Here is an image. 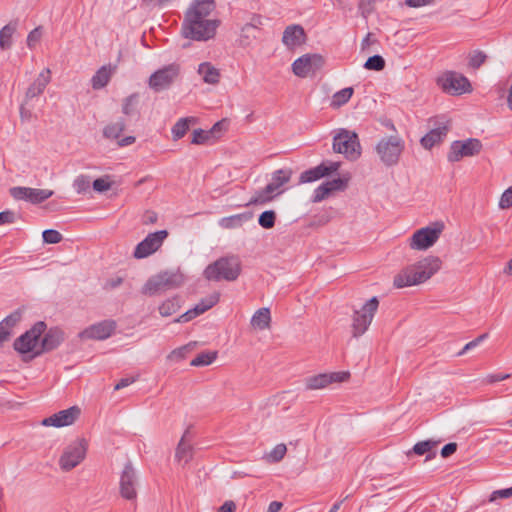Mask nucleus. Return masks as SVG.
Listing matches in <instances>:
<instances>
[{
    "instance_id": "8",
    "label": "nucleus",
    "mask_w": 512,
    "mask_h": 512,
    "mask_svg": "<svg viewBox=\"0 0 512 512\" xmlns=\"http://www.w3.org/2000/svg\"><path fill=\"white\" fill-rule=\"evenodd\" d=\"M333 150L344 154L350 160H356L361 154L358 135L346 129H340L333 138Z\"/></svg>"
},
{
    "instance_id": "28",
    "label": "nucleus",
    "mask_w": 512,
    "mask_h": 512,
    "mask_svg": "<svg viewBox=\"0 0 512 512\" xmlns=\"http://www.w3.org/2000/svg\"><path fill=\"white\" fill-rule=\"evenodd\" d=\"M114 69L111 65H104L100 67L91 78V85L94 90L104 88L110 81Z\"/></svg>"
},
{
    "instance_id": "45",
    "label": "nucleus",
    "mask_w": 512,
    "mask_h": 512,
    "mask_svg": "<svg viewBox=\"0 0 512 512\" xmlns=\"http://www.w3.org/2000/svg\"><path fill=\"white\" fill-rule=\"evenodd\" d=\"M21 312L20 311H14L10 315H8L6 318H4L0 324L4 326L8 331L12 332L13 327L21 320Z\"/></svg>"
},
{
    "instance_id": "6",
    "label": "nucleus",
    "mask_w": 512,
    "mask_h": 512,
    "mask_svg": "<svg viewBox=\"0 0 512 512\" xmlns=\"http://www.w3.org/2000/svg\"><path fill=\"white\" fill-rule=\"evenodd\" d=\"M378 307V298L372 297L360 309L354 311L351 324V333L354 338L362 336L368 330Z\"/></svg>"
},
{
    "instance_id": "39",
    "label": "nucleus",
    "mask_w": 512,
    "mask_h": 512,
    "mask_svg": "<svg viewBox=\"0 0 512 512\" xmlns=\"http://www.w3.org/2000/svg\"><path fill=\"white\" fill-rule=\"evenodd\" d=\"M257 34H258V32H256V29L253 28V26H248L247 24H245L241 28L239 44L242 47L249 46L252 43V41L257 38Z\"/></svg>"
},
{
    "instance_id": "15",
    "label": "nucleus",
    "mask_w": 512,
    "mask_h": 512,
    "mask_svg": "<svg viewBox=\"0 0 512 512\" xmlns=\"http://www.w3.org/2000/svg\"><path fill=\"white\" fill-rule=\"evenodd\" d=\"M137 475L132 463L128 461L121 472L119 490L126 500H134L137 497Z\"/></svg>"
},
{
    "instance_id": "16",
    "label": "nucleus",
    "mask_w": 512,
    "mask_h": 512,
    "mask_svg": "<svg viewBox=\"0 0 512 512\" xmlns=\"http://www.w3.org/2000/svg\"><path fill=\"white\" fill-rule=\"evenodd\" d=\"M435 127L424 135L420 143L425 149H431L434 145L440 143L447 135L450 129V120L444 116L436 118Z\"/></svg>"
},
{
    "instance_id": "55",
    "label": "nucleus",
    "mask_w": 512,
    "mask_h": 512,
    "mask_svg": "<svg viewBox=\"0 0 512 512\" xmlns=\"http://www.w3.org/2000/svg\"><path fill=\"white\" fill-rule=\"evenodd\" d=\"M136 103V96L131 95L124 100L122 112L125 115H131L134 112V105Z\"/></svg>"
},
{
    "instance_id": "41",
    "label": "nucleus",
    "mask_w": 512,
    "mask_h": 512,
    "mask_svg": "<svg viewBox=\"0 0 512 512\" xmlns=\"http://www.w3.org/2000/svg\"><path fill=\"white\" fill-rule=\"evenodd\" d=\"M276 222V213L274 210H266L259 215L258 223L264 229H271Z\"/></svg>"
},
{
    "instance_id": "58",
    "label": "nucleus",
    "mask_w": 512,
    "mask_h": 512,
    "mask_svg": "<svg viewBox=\"0 0 512 512\" xmlns=\"http://www.w3.org/2000/svg\"><path fill=\"white\" fill-rule=\"evenodd\" d=\"M110 187H111V183L108 182L104 178H98V179L94 180V182H93V188L97 192L107 191L110 189Z\"/></svg>"
},
{
    "instance_id": "42",
    "label": "nucleus",
    "mask_w": 512,
    "mask_h": 512,
    "mask_svg": "<svg viewBox=\"0 0 512 512\" xmlns=\"http://www.w3.org/2000/svg\"><path fill=\"white\" fill-rule=\"evenodd\" d=\"M487 55L481 50H474L468 55V64L473 69H478L485 63Z\"/></svg>"
},
{
    "instance_id": "35",
    "label": "nucleus",
    "mask_w": 512,
    "mask_h": 512,
    "mask_svg": "<svg viewBox=\"0 0 512 512\" xmlns=\"http://www.w3.org/2000/svg\"><path fill=\"white\" fill-rule=\"evenodd\" d=\"M17 29L16 23H9L0 30V48L9 49L12 46V36Z\"/></svg>"
},
{
    "instance_id": "27",
    "label": "nucleus",
    "mask_w": 512,
    "mask_h": 512,
    "mask_svg": "<svg viewBox=\"0 0 512 512\" xmlns=\"http://www.w3.org/2000/svg\"><path fill=\"white\" fill-rule=\"evenodd\" d=\"M51 81V71L44 69L26 91V99H32L42 94Z\"/></svg>"
},
{
    "instance_id": "44",
    "label": "nucleus",
    "mask_w": 512,
    "mask_h": 512,
    "mask_svg": "<svg viewBox=\"0 0 512 512\" xmlns=\"http://www.w3.org/2000/svg\"><path fill=\"white\" fill-rule=\"evenodd\" d=\"M43 241L48 244H57L62 241V234L54 229H47L42 233Z\"/></svg>"
},
{
    "instance_id": "17",
    "label": "nucleus",
    "mask_w": 512,
    "mask_h": 512,
    "mask_svg": "<svg viewBox=\"0 0 512 512\" xmlns=\"http://www.w3.org/2000/svg\"><path fill=\"white\" fill-rule=\"evenodd\" d=\"M11 195L17 200H26L32 204L41 203L53 195L52 190L30 187H14L10 190Z\"/></svg>"
},
{
    "instance_id": "46",
    "label": "nucleus",
    "mask_w": 512,
    "mask_h": 512,
    "mask_svg": "<svg viewBox=\"0 0 512 512\" xmlns=\"http://www.w3.org/2000/svg\"><path fill=\"white\" fill-rule=\"evenodd\" d=\"M189 350V345L176 348L167 355V359L175 362L181 361L186 357V354Z\"/></svg>"
},
{
    "instance_id": "25",
    "label": "nucleus",
    "mask_w": 512,
    "mask_h": 512,
    "mask_svg": "<svg viewBox=\"0 0 512 512\" xmlns=\"http://www.w3.org/2000/svg\"><path fill=\"white\" fill-rule=\"evenodd\" d=\"M338 168V163H331L329 166L322 163L314 168L302 172L299 181L300 183L313 182L338 170Z\"/></svg>"
},
{
    "instance_id": "64",
    "label": "nucleus",
    "mask_w": 512,
    "mask_h": 512,
    "mask_svg": "<svg viewBox=\"0 0 512 512\" xmlns=\"http://www.w3.org/2000/svg\"><path fill=\"white\" fill-rule=\"evenodd\" d=\"M236 504L232 500L225 501L218 509L217 512H235Z\"/></svg>"
},
{
    "instance_id": "59",
    "label": "nucleus",
    "mask_w": 512,
    "mask_h": 512,
    "mask_svg": "<svg viewBox=\"0 0 512 512\" xmlns=\"http://www.w3.org/2000/svg\"><path fill=\"white\" fill-rule=\"evenodd\" d=\"M510 378V374H502V373H498V374H490L488 375L486 378H485V382L486 383H489V384H492V383H495V382H499V381H503V380H506Z\"/></svg>"
},
{
    "instance_id": "1",
    "label": "nucleus",
    "mask_w": 512,
    "mask_h": 512,
    "mask_svg": "<svg viewBox=\"0 0 512 512\" xmlns=\"http://www.w3.org/2000/svg\"><path fill=\"white\" fill-rule=\"evenodd\" d=\"M215 9V0H195L185 13L182 35L195 41L213 38L220 25V20L210 17Z\"/></svg>"
},
{
    "instance_id": "29",
    "label": "nucleus",
    "mask_w": 512,
    "mask_h": 512,
    "mask_svg": "<svg viewBox=\"0 0 512 512\" xmlns=\"http://www.w3.org/2000/svg\"><path fill=\"white\" fill-rule=\"evenodd\" d=\"M198 74L201 76L202 80L211 85L218 84L220 81V71L210 62H203L198 66L197 70Z\"/></svg>"
},
{
    "instance_id": "47",
    "label": "nucleus",
    "mask_w": 512,
    "mask_h": 512,
    "mask_svg": "<svg viewBox=\"0 0 512 512\" xmlns=\"http://www.w3.org/2000/svg\"><path fill=\"white\" fill-rule=\"evenodd\" d=\"M287 450H271L263 454L262 459L267 463H277L282 460Z\"/></svg>"
},
{
    "instance_id": "60",
    "label": "nucleus",
    "mask_w": 512,
    "mask_h": 512,
    "mask_svg": "<svg viewBox=\"0 0 512 512\" xmlns=\"http://www.w3.org/2000/svg\"><path fill=\"white\" fill-rule=\"evenodd\" d=\"M510 496H512V487L494 491L490 500L493 501L496 498H508Z\"/></svg>"
},
{
    "instance_id": "56",
    "label": "nucleus",
    "mask_w": 512,
    "mask_h": 512,
    "mask_svg": "<svg viewBox=\"0 0 512 512\" xmlns=\"http://www.w3.org/2000/svg\"><path fill=\"white\" fill-rule=\"evenodd\" d=\"M441 439H428L424 441H419L413 445L412 448H435L438 445L442 444Z\"/></svg>"
},
{
    "instance_id": "31",
    "label": "nucleus",
    "mask_w": 512,
    "mask_h": 512,
    "mask_svg": "<svg viewBox=\"0 0 512 512\" xmlns=\"http://www.w3.org/2000/svg\"><path fill=\"white\" fill-rule=\"evenodd\" d=\"M253 217L251 212H244L228 217H224L219 221V225L225 229H234L241 227L245 222L251 220Z\"/></svg>"
},
{
    "instance_id": "52",
    "label": "nucleus",
    "mask_w": 512,
    "mask_h": 512,
    "mask_svg": "<svg viewBox=\"0 0 512 512\" xmlns=\"http://www.w3.org/2000/svg\"><path fill=\"white\" fill-rule=\"evenodd\" d=\"M73 185L78 193H83L89 189L90 181L86 176L81 175L75 179Z\"/></svg>"
},
{
    "instance_id": "20",
    "label": "nucleus",
    "mask_w": 512,
    "mask_h": 512,
    "mask_svg": "<svg viewBox=\"0 0 512 512\" xmlns=\"http://www.w3.org/2000/svg\"><path fill=\"white\" fill-rule=\"evenodd\" d=\"M115 328V321L104 320L84 329L80 332L79 337L81 339L104 340L112 335Z\"/></svg>"
},
{
    "instance_id": "9",
    "label": "nucleus",
    "mask_w": 512,
    "mask_h": 512,
    "mask_svg": "<svg viewBox=\"0 0 512 512\" xmlns=\"http://www.w3.org/2000/svg\"><path fill=\"white\" fill-rule=\"evenodd\" d=\"M181 278L177 274L162 272L147 280L142 293L149 296L160 295L167 290L179 287Z\"/></svg>"
},
{
    "instance_id": "36",
    "label": "nucleus",
    "mask_w": 512,
    "mask_h": 512,
    "mask_svg": "<svg viewBox=\"0 0 512 512\" xmlns=\"http://www.w3.org/2000/svg\"><path fill=\"white\" fill-rule=\"evenodd\" d=\"M126 123L123 119H119L113 123L108 124L103 129V135L108 139H118L121 133L125 130Z\"/></svg>"
},
{
    "instance_id": "57",
    "label": "nucleus",
    "mask_w": 512,
    "mask_h": 512,
    "mask_svg": "<svg viewBox=\"0 0 512 512\" xmlns=\"http://www.w3.org/2000/svg\"><path fill=\"white\" fill-rule=\"evenodd\" d=\"M16 220V214L13 211L6 210L0 212V225L11 224Z\"/></svg>"
},
{
    "instance_id": "40",
    "label": "nucleus",
    "mask_w": 512,
    "mask_h": 512,
    "mask_svg": "<svg viewBox=\"0 0 512 512\" xmlns=\"http://www.w3.org/2000/svg\"><path fill=\"white\" fill-rule=\"evenodd\" d=\"M217 358V352H202L198 354L191 362V366L201 367L207 366L214 362Z\"/></svg>"
},
{
    "instance_id": "61",
    "label": "nucleus",
    "mask_w": 512,
    "mask_h": 512,
    "mask_svg": "<svg viewBox=\"0 0 512 512\" xmlns=\"http://www.w3.org/2000/svg\"><path fill=\"white\" fill-rule=\"evenodd\" d=\"M158 219V216L153 211H146L142 217V223L144 225L154 224Z\"/></svg>"
},
{
    "instance_id": "2",
    "label": "nucleus",
    "mask_w": 512,
    "mask_h": 512,
    "mask_svg": "<svg viewBox=\"0 0 512 512\" xmlns=\"http://www.w3.org/2000/svg\"><path fill=\"white\" fill-rule=\"evenodd\" d=\"M442 265L439 257L428 256L418 262L408 265L398 272L393 279L395 288L401 289L422 284L437 273Z\"/></svg>"
},
{
    "instance_id": "51",
    "label": "nucleus",
    "mask_w": 512,
    "mask_h": 512,
    "mask_svg": "<svg viewBox=\"0 0 512 512\" xmlns=\"http://www.w3.org/2000/svg\"><path fill=\"white\" fill-rule=\"evenodd\" d=\"M499 207L501 209L512 207V185L503 192L499 201Z\"/></svg>"
},
{
    "instance_id": "50",
    "label": "nucleus",
    "mask_w": 512,
    "mask_h": 512,
    "mask_svg": "<svg viewBox=\"0 0 512 512\" xmlns=\"http://www.w3.org/2000/svg\"><path fill=\"white\" fill-rule=\"evenodd\" d=\"M42 37L41 27H36L33 29L27 36V46L30 49L35 48V46L39 43Z\"/></svg>"
},
{
    "instance_id": "12",
    "label": "nucleus",
    "mask_w": 512,
    "mask_h": 512,
    "mask_svg": "<svg viewBox=\"0 0 512 512\" xmlns=\"http://www.w3.org/2000/svg\"><path fill=\"white\" fill-rule=\"evenodd\" d=\"M167 230H160L149 233L140 243L137 244L133 252L136 259L146 258L160 249L163 242L168 237Z\"/></svg>"
},
{
    "instance_id": "21",
    "label": "nucleus",
    "mask_w": 512,
    "mask_h": 512,
    "mask_svg": "<svg viewBox=\"0 0 512 512\" xmlns=\"http://www.w3.org/2000/svg\"><path fill=\"white\" fill-rule=\"evenodd\" d=\"M63 341L64 332L58 327L50 328L44 334L37 351L34 353V355H30L29 359H34L42 355L43 353L50 352L56 349Z\"/></svg>"
},
{
    "instance_id": "62",
    "label": "nucleus",
    "mask_w": 512,
    "mask_h": 512,
    "mask_svg": "<svg viewBox=\"0 0 512 512\" xmlns=\"http://www.w3.org/2000/svg\"><path fill=\"white\" fill-rule=\"evenodd\" d=\"M195 317H196V315H195L194 311L192 309H189L188 311H186L185 313L180 315L178 318H176L174 320V322H176V323H185V322L191 321Z\"/></svg>"
},
{
    "instance_id": "23",
    "label": "nucleus",
    "mask_w": 512,
    "mask_h": 512,
    "mask_svg": "<svg viewBox=\"0 0 512 512\" xmlns=\"http://www.w3.org/2000/svg\"><path fill=\"white\" fill-rule=\"evenodd\" d=\"M222 129V122H217L210 130L196 129L192 133L191 143L196 145H212L219 138L218 133Z\"/></svg>"
},
{
    "instance_id": "11",
    "label": "nucleus",
    "mask_w": 512,
    "mask_h": 512,
    "mask_svg": "<svg viewBox=\"0 0 512 512\" xmlns=\"http://www.w3.org/2000/svg\"><path fill=\"white\" fill-rule=\"evenodd\" d=\"M438 86L445 92L451 95H461L470 92L471 84L469 80L453 71H448L437 78Z\"/></svg>"
},
{
    "instance_id": "13",
    "label": "nucleus",
    "mask_w": 512,
    "mask_h": 512,
    "mask_svg": "<svg viewBox=\"0 0 512 512\" xmlns=\"http://www.w3.org/2000/svg\"><path fill=\"white\" fill-rule=\"evenodd\" d=\"M324 65V58L320 54H305L292 64L293 73L301 78L315 74Z\"/></svg>"
},
{
    "instance_id": "33",
    "label": "nucleus",
    "mask_w": 512,
    "mask_h": 512,
    "mask_svg": "<svg viewBox=\"0 0 512 512\" xmlns=\"http://www.w3.org/2000/svg\"><path fill=\"white\" fill-rule=\"evenodd\" d=\"M276 196L278 195L273 190V187L267 184L263 189L256 191L246 205H264L272 201Z\"/></svg>"
},
{
    "instance_id": "22",
    "label": "nucleus",
    "mask_w": 512,
    "mask_h": 512,
    "mask_svg": "<svg viewBox=\"0 0 512 512\" xmlns=\"http://www.w3.org/2000/svg\"><path fill=\"white\" fill-rule=\"evenodd\" d=\"M306 41V34L302 26L290 25L283 32L282 42L290 50L301 46Z\"/></svg>"
},
{
    "instance_id": "48",
    "label": "nucleus",
    "mask_w": 512,
    "mask_h": 512,
    "mask_svg": "<svg viewBox=\"0 0 512 512\" xmlns=\"http://www.w3.org/2000/svg\"><path fill=\"white\" fill-rule=\"evenodd\" d=\"M219 301V295L214 293L205 299H202L198 304H196L202 312H206L210 308H212L214 305H216Z\"/></svg>"
},
{
    "instance_id": "10",
    "label": "nucleus",
    "mask_w": 512,
    "mask_h": 512,
    "mask_svg": "<svg viewBox=\"0 0 512 512\" xmlns=\"http://www.w3.org/2000/svg\"><path fill=\"white\" fill-rule=\"evenodd\" d=\"M444 224L436 222L432 226L423 227L415 231L410 238L409 246L413 250H427L432 247L439 239Z\"/></svg>"
},
{
    "instance_id": "14",
    "label": "nucleus",
    "mask_w": 512,
    "mask_h": 512,
    "mask_svg": "<svg viewBox=\"0 0 512 512\" xmlns=\"http://www.w3.org/2000/svg\"><path fill=\"white\" fill-rule=\"evenodd\" d=\"M482 144L478 139L470 138L465 141H454L450 146L447 155L449 162H458L463 157H469L479 154Z\"/></svg>"
},
{
    "instance_id": "38",
    "label": "nucleus",
    "mask_w": 512,
    "mask_h": 512,
    "mask_svg": "<svg viewBox=\"0 0 512 512\" xmlns=\"http://www.w3.org/2000/svg\"><path fill=\"white\" fill-rule=\"evenodd\" d=\"M354 93V89L352 87L344 88L338 92H336L332 96L331 100V107L333 108H339L343 105H345L352 97Z\"/></svg>"
},
{
    "instance_id": "43",
    "label": "nucleus",
    "mask_w": 512,
    "mask_h": 512,
    "mask_svg": "<svg viewBox=\"0 0 512 512\" xmlns=\"http://www.w3.org/2000/svg\"><path fill=\"white\" fill-rule=\"evenodd\" d=\"M364 68L367 70L381 71L385 68V60L380 55H373L366 60Z\"/></svg>"
},
{
    "instance_id": "30",
    "label": "nucleus",
    "mask_w": 512,
    "mask_h": 512,
    "mask_svg": "<svg viewBox=\"0 0 512 512\" xmlns=\"http://www.w3.org/2000/svg\"><path fill=\"white\" fill-rule=\"evenodd\" d=\"M292 174L290 168L278 169L272 173L271 182L268 185L273 187L277 195H280L283 192L281 187L290 181Z\"/></svg>"
},
{
    "instance_id": "7",
    "label": "nucleus",
    "mask_w": 512,
    "mask_h": 512,
    "mask_svg": "<svg viewBox=\"0 0 512 512\" xmlns=\"http://www.w3.org/2000/svg\"><path fill=\"white\" fill-rule=\"evenodd\" d=\"M180 73L181 67L179 64H168L150 75L148 86L156 93L167 90L178 80Z\"/></svg>"
},
{
    "instance_id": "37",
    "label": "nucleus",
    "mask_w": 512,
    "mask_h": 512,
    "mask_svg": "<svg viewBox=\"0 0 512 512\" xmlns=\"http://www.w3.org/2000/svg\"><path fill=\"white\" fill-rule=\"evenodd\" d=\"M180 308V299L179 297L175 296L172 298H169L165 300L160 306H159V313L163 317H168L176 313Z\"/></svg>"
},
{
    "instance_id": "34",
    "label": "nucleus",
    "mask_w": 512,
    "mask_h": 512,
    "mask_svg": "<svg viewBox=\"0 0 512 512\" xmlns=\"http://www.w3.org/2000/svg\"><path fill=\"white\" fill-rule=\"evenodd\" d=\"M195 122L196 119L194 117H186L179 119L172 127L173 140L177 141L184 137V135L190 128V124Z\"/></svg>"
},
{
    "instance_id": "24",
    "label": "nucleus",
    "mask_w": 512,
    "mask_h": 512,
    "mask_svg": "<svg viewBox=\"0 0 512 512\" xmlns=\"http://www.w3.org/2000/svg\"><path fill=\"white\" fill-rule=\"evenodd\" d=\"M85 457V450H62L58 464L61 470L69 471L79 465Z\"/></svg>"
},
{
    "instance_id": "26",
    "label": "nucleus",
    "mask_w": 512,
    "mask_h": 512,
    "mask_svg": "<svg viewBox=\"0 0 512 512\" xmlns=\"http://www.w3.org/2000/svg\"><path fill=\"white\" fill-rule=\"evenodd\" d=\"M345 186L346 182L342 178H335L331 181H326L314 190L313 201L320 202L333 191L342 190Z\"/></svg>"
},
{
    "instance_id": "49",
    "label": "nucleus",
    "mask_w": 512,
    "mask_h": 512,
    "mask_svg": "<svg viewBox=\"0 0 512 512\" xmlns=\"http://www.w3.org/2000/svg\"><path fill=\"white\" fill-rule=\"evenodd\" d=\"M488 333H483L481 335H479L478 337H476L474 340L468 342L463 348L461 351H459L457 353V356H462L464 355L467 351L477 347L480 343H482L484 340H486L488 338Z\"/></svg>"
},
{
    "instance_id": "53",
    "label": "nucleus",
    "mask_w": 512,
    "mask_h": 512,
    "mask_svg": "<svg viewBox=\"0 0 512 512\" xmlns=\"http://www.w3.org/2000/svg\"><path fill=\"white\" fill-rule=\"evenodd\" d=\"M192 458V450H176L175 460L179 464H186Z\"/></svg>"
},
{
    "instance_id": "4",
    "label": "nucleus",
    "mask_w": 512,
    "mask_h": 512,
    "mask_svg": "<svg viewBox=\"0 0 512 512\" xmlns=\"http://www.w3.org/2000/svg\"><path fill=\"white\" fill-rule=\"evenodd\" d=\"M47 325L44 321L36 322L29 330L15 339L13 348L19 354L23 355L24 361H29V356L39 348V339L45 333Z\"/></svg>"
},
{
    "instance_id": "3",
    "label": "nucleus",
    "mask_w": 512,
    "mask_h": 512,
    "mask_svg": "<svg viewBox=\"0 0 512 512\" xmlns=\"http://www.w3.org/2000/svg\"><path fill=\"white\" fill-rule=\"evenodd\" d=\"M240 273L241 261L236 255L221 257L204 270L205 278L213 281H235Z\"/></svg>"
},
{
    "instance_id": "19",
    "label": "nucleus",
    "mask_w": 512,
    "mask_h": 512,
    "mask_svg": "<svg viewBox=\"0 0 512 512\" xmlns=\"http://www.w3.org/2000/svg\"><path fill=\"white\" fill-rule=\"evenodd\" d=\"M80 408L72 406L68 409L61 410L49 417L42 420V425L53 426V427H64L72 425L80 415Z\"/></svg>"
},
{
    "instance_id": "54",
    "label": "nucleus",
    "mask_w": 512,
    "mask_h": 512,
    "mask_svg": "<svg viewBox=\"0 0 512 512\" xmlns=\"http://www.w3.org/2000/svg\"><path fill=\"white\" fill-rule=\"evenodd\" d=\"M413 455H426L425 461H428L436 456V450H408L407 457L410 459Z\"/></svg>"
},
{
    "instance_id": "32",
    "label": "nucleus",
    "mask_w": 512,
    "mask_h": 512,
    "mask_svg": "<svg viewBox=\"0 0 512 512\" xmlns=\"http://www.w3.org/2000/svg\"><path fill=\"white\" fill-rule=\"evenodd\" d=\"M250 323L254 329L265 330L270 328L271 314L269 308L258 309L253 314Z\"/></svg>"
},
{
    "instance_id": "63",
    "label": "nucleus",
    "mask_w": 512,
    "mask_h": 512,
    "mask_svg": "<svg viewBox=\"0 0 512 512\" xmlns=\"http://www.w3.org/2000/svg\"><path fill=\"white\" fill-rule=\"evenodd\" d=\"M434 2H435V0H405V3L409 7H414V8L430 5Z\"/></svg>"
},
{
    "instance_id": "5",
    "label": "nucleus",
    "mask_w": 512,
    "mask_h": 512,
    "mask_svg": "<svg viewBox=\"0 0 512 512\" xmlns=\"http://www.w3.org/2000/svg\"><path fill=\"white\" fill-rule=\"evenodd\" d=\"M405 143L398 135L386 136L380 139L376 145V152L385 166L391 167L398 164Z\"/></svg>"
},
{
    "instance_id": "18",
    "label": "nucleus",
    "mask_w": 512,
    "mask_h": 512,
    "mask_svg": "<svg viewBox=\"0 0 512 512\" xmlns=\"http://www.w3.org/2000/svg\"><path fill=\"white\" fill-rule=\"evenodd\" d=\"M349 376V372H333L314 375L306 379V388L308 390L323 389L331 383L344 382L349 378Z\"/></svg>"
}]
</instances>
